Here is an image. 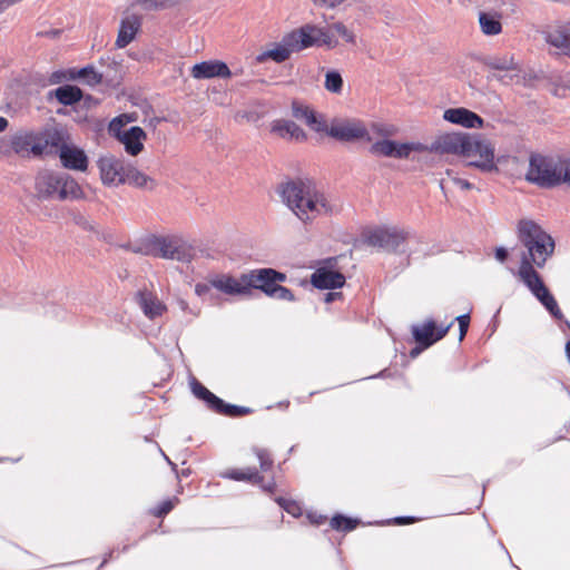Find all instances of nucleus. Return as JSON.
Listing matches in <instances>:
<instances>
[{
	"label": "nucleus",
	"instance_id": "46",
	"mask_svg": "<svg viewBox=\"0 0 570 570\" xmlns=\"http://www.w3.org/2000/svg\"><path fill=\"white\" fill-rule=\"evenodd\" d=\"M372 130L382 137H390L396 134V128L393 125L379 122L372 124Z\"/></svg>",
	"mask_w": 570,
	"mask_h": 570
},
{
	"label": "nucleus",
	"instance_id": "48",
	"mask_svg": "<svg viewBox=\"0 0 570 570\" xmlns=\"http://www.w3.org/2000/svg\"><path fill=\"white\" fill-rule=\"evenodd\" d=\"M455 321L459 323V332H460L459 341H463V338L465 337L468 330H469L470 315L469 314L460 315L455 318Z\"/></svg>",
	"mask_w": 570,
	"mask_h": 570
},
{
	"label": "nucleus",
	"instance_id": "7",
	"mask_svg": "<svg viewBox=\"0 0 570 570\" xmlns=\"http://www.w3.org/2000/svg\"><path fill=\"white\" fill-rule=\"evenodd\" d=\"M364 242L372 247L396 253L407 238V233L396 227H376L363 233Z\"/></svg>",
	"mask_w": 570,
	"mask_h": 570
},
{
	"label": "nucleus",
	"instance_id": "51",
	"mask_svg": "<svg viewBox=\"0 0 570 570\" xmlns=\"http://www.w3.org/2000/svg\"><path fill=\"white\" fill-rule=\"evenodd\" d=\"M212 286H214V278H208L206 283H197L195 292L198 296H203L209 292Z\"/></svg>",
	"mask_w": 570,
	"mask_h": 570
},
{
	"label": "nucleus",
	"instance_id": "61",
	"mask_svg": "<svg viewBox=\"0 0 570 570\" xmlns=\"http://www.w3.org/2000/svg\"><path fill=\"white\" fill-rule=\"evenodd\" d=\"M413 521H414V518H412V517H399L395 519V523H397V524L411 523Z\"/></svg>",
	"mask_w": 570,
	"mask_h": 570
},
{
	"label": "nucleus",
	"instance_id": "49",
	"mask_svg": "<svg viewBox=\"0 0 570 570\" xmlns=\"http://www.w3.org/2000/svg\"><path fill=\"white\" fill-rule=\"evenodd\" d=\"M230 76L232 71L229 70L228 66L223 61L216 60V78L226 79Z\"/></svg>",
	"mask_w": 570,
	"mask_h": 570
},
{
	"label": "nucleus",
	"instance_id": "27",
	"mask_svg": "<svg viewBox=\"0 0 570 570\" xmlns=\"http://www.w3.org/2000/svg\"><path fill=\"white\" fill-rule=\"evenodd\" d=\"M52 97L63 106H72L82 99V90L73 85H63L48 92V98Z\"/></svg>",
	"mask_w": 570,
	"mask_h": 570
},
{
	"label": "nucleus",
	"instance_id": "31",
	"mask_svg": "<svg viewBox=\"0 0 570 570\" xmlns=\"http://www.w3.org/2000/svg\"><path fill=\"white\" fill-rule=\"evenodd\" d=\"M469 149L471 150L466 153V157L478 155L481 159L490 158L494 160V148L490 142L479 140L476 135H472Z\"/></svg>",
	"mask_w": 570,
	"mask_h": 570
},
{
	"label": "nucleus",
	"instance_id": "30",
	"mask_svg": "<svg viewBox=\"0 0 570 570\" xmlns=\"http://www.w3.org/2000/svg\"><path fill=\"white\" fill-rule=\"evenodd\" d=\"M216 413L229 416L240 417L253 413V409L235 404H228L220 397L216 396Z\"/></svg>",
	"mask_w": 570,
	"mask_h": 570
},
{
	"label": "nucleus",
	"instance_id": "4",
	"mask_svg": "<svg viewBox=\"0 0 570 570\" xmlns=\"http://www.w3.org/2000/svg\"><path fill=\"white\" fill-rule=\"evenodd\" d=\"M525 179L543 188L561 183L570 185V160L561 163L539 154L531 155Z\"/></svg>",
	"mask_w": 570,
	"mask_h": 570
},
{
	"label": "nucleus",
	"instance_id": "17",
	"mask_svg": "<svg viewBox=\"0 0 570 570\" xmlns=\"http://www.w3.org/2000/svg\"><path fill=\"white\" fill-rule=\"evenodd\" d=\"M11 136V149H13V154L20 157H29L30 155L35 157L41 156V147L40 144H37L36 131L32 130H20Z\"/></svg>",
	"mask_w": 570,
	"mask_h": 570
},
{
	"label": "nucleus",
	"instance_id": "37",
	"mask_svg": "<svg viewBox=\"0 0 570 570\" xmlns=\"http://www.w3.org/2000/svg\"><path fill=\"white\" fill-rule=\"evenodd\" d=\"M73 76L75 80L83 79L88 85L99 83L102 79L101 75L92 66H86L79 70L73 69Z\"/></svg>",
	"mask_w": 570,
	"mask_h": 570
},
{
	"label": "nucleus",
	"instance_id": "1",
	"mask_svg": "<svg viewBox=\"0 0 570 570\" xmlns=\"http://www.w3.org/2000/svg\"><path fill=\"white\" fill-rule=\"evenodd\" d=\"M518 237L527 252L522 253L518 275L535 297L547 288L534 266L542 268L553 254L554 240L532 220H520Z\"/></svg>",
	"mask_w": 570,
	"mask_h": 570
},
{
	"label": "nucleus",
	"instance_id": "39",
	"mask_svg": "<svg viewBox=\"0 0 570 570\" xmlns=\"http://www.w3.org/2000/svg\"><path fill=\"white\" fill-rule=\"evenodd\" d=\"M191 75L196 79L214 78V60L196 63L191 69Z\"/></svg>",
	"mask_w": 570,
	"mask_h": 570
},
{
	"label": "nucleus",
	"instance_id": "47",
	"mask_svg": "<svg viewBox=\"0 0 570 570\" xmlns=\"http://www.w3.org/2000/svg\"><path fill=\"white\" fill-rule=\"evenodd\" d=\"M331 30H334L346 42H354V35L342 22L333 23Z\"/></svg>",
	"mask_w": 570,
	"mask_h": 570
},
{
	"label": "nucleus",
	"instance_id": "55",
	"mask_svg": "<svg viewBox=\"0 0 570 570\" xmlns=\"http://www.w3.org/2000/svg\"><path fill=\"white\" fill-rule=\"evenodd\" d=\"M494 255L500 263H504L508 258L509 253L508 249L504 247H497Z\"/></svg>",
	"mask_w": 570,
	"mask_h": 570
},
{
	"label": "nucleus",
	"instance_id": "42",
	"mask_svg": "<svg viewBox=\"0 0 570 570\" xmlns=\"http://www.w3.org/2000/svg\"><path fill=\"white\" fill-rule=\"evenodd\" d=\"M65 80H75L73 69L56 70L49 76V82L51 85H58Z\"/></svg>",
	"mask_w": 570,
	"mask_h": 570
},
{
	"label": "nucleus",
	"instance_id": "2",
	"mask_svg": "<svg viewBox=\"0 0 570 570\" xmlns=\"http://www.w3.org/2000/svg\"><path fill=\"white\" fill-rule=\"evenodd\" d=\"M282 202L304 224L334 214L337 208L309 180L289 179L277 188Z\"/></svg>",
	"mask_w": 570,
	"mask_h": 570
},
{
	"label": "nucleus",
	"instance_id": "5",
	"mask_svg": "<svg viewBox=\"0 0 570 570\" xmlns=\"http://www.w3.org/2000/svg\"><path fill=\"white\" fill-rule=\"evenodd\" d=\"M35 190L38 199L48 200L57 198L59 200L78 199L82 196L79 184L66 173L41 171L35 180Z\"/></svg>",
	"mask_w": 570,
	"mask_h": 570
},
{
	"label": "nucleus",
	"instance_id": "58",
	"mask_svg": "<svg viewBox=\"0 0 570 570\" xmlns=\"http://www.w3.org/2000/svg\"><path fill=\"white\" fill-rule=\"evenodd\" d=\"M264 482V480L262 481ZM262 489L265 491V492H268V493H273L276 489V483L274 480L269 481L268 483H258Z\"/></svg>",
	"mask_w": 570,
	"mask_h": 570
},
{
	"label": "nucleus",
	"instance_id": "14",
	"mask_svg": "<svg viewBox=\"0 0 570 570\" xmlns=\"http://www.w3.org/2000/svg\"><path fill=\"white\" fill-rule=\"evenodd\" d=\"M546 41L570 57V21H556L542 31Z\"/></svg>",
	"mask_w": 570,
	"mask_h": 570
},
{
	"label": "nucleus",
	"instance_id": "12",
	"mask_svg": "<svg viewBox=\"0 0 570 570\" xmlns=\"http://www.w3.org/2000/svg\"><path fill=\"white\" fill-rule=\"evenodd\" d=\"M336 257L328 258L325 263L328 266L318 267L311 276V283L318 289H336L343 287L345 284V276L334 271L336 265Z\"/></svg>",
	"mask_w": 570,
	"mask_h": 570
},
{
	"label": "nucleus",
	"instance_id": "44",
	"mask_svg": "<svg viewBox=\"0 0 570 570\" xmlns=\"http://www.w3.org/2000/svg\"><path fill=\"white\" fill-rule=\"evenodd\" d=\"M256 456L259 461L261 470L266 472L272 469L273 460L269 453L264 449H255Z\"/></svg>",
	"mask_w": 570,
	"mask_h": 570
},
{
	"label": "nucleus",
	"instance_id": "15",
	"mask_svg": "<svg viewBox=\"0 0 570 570\" xmlns=\"http://www.w3.org/2000/svg\"><path fill=\"white\" fill-rule=\"evenodd\" d=\"M472 135L466 132H452L441 136L435 142V149L442 154L466 156L471 149Z\"/></svg>",
	"mask_w": 570,
	"mask_h": 570
},
{
	"label": "nucleus",
	"instance_id": "25",
	"mask_svg": "<svg viewBox=\"0 0 570 570\" xmlns=\"http://www.w3.org/2000/svg\"><path fill=\"white\" fill-rule=\"evenodd\" d=\"M141 21L137 16H129L121 20L116 46L118 48H125L128 46L140 29Z\"/></svg>",
	"mask_w": 570,
	"mask_h": 570
},
{
	"label": "nucleus",
	"instance_id": "6",
	"mask_svg": "<svg viewBox=\"0 0 570 570\" xmlns=\"http://www.w3.org/2000/svg\"><path fill=\"white\" fill-rule=\"evenodd\" d=\"M132 252L183 263H189L195 255L193 246L175 235L153 236L144 247L134 248Z\"/></svg>",
	"mask_w": 570,
	"mask_h": 570
},
{
	"label": "nucleus",
	"instance_id": "19",
	"mask_svg": "<svg viewBox=\"0 0 570 570\" xmlns=\"http://www.w3.org/2000/svg\"><path fill=\"white\" fill-rule=\"evenodd\" d=\"M292 115L294 118L304 121L312 130L323 132L327 130V122L323 115L297 100L292 102Z\"/></svg>",
	"mask_w": 570,
	"mask_h": 570
},
{
	"label": "nucleus",
	"instance_id": "33",
	"mask_svg": "<svg viewBox=\"0 0 570 570\" xmlns=\"http://www.w3.org/2000/svg\"><path fill=\"white\" fill-rule=\"evenodd\" d=\"M535 298L546 307V309L551 314L556 320H562L563 314L558 306V303L550 291L547 288L542 289Z\"/></svg>",
	"mask_w": 570,
	"mask_h": 570
},
{
	"label": "nucleus",
	"instance_id": "62",
	"mask_svg": "<svg viewBox=\"0 0 570 570\" xmlns=\"http://www.w3.org/2000/svg\"><path fill=\"white\" fill-rule=\"evenodd\" d=\"M424 348L417 344V346H415L414 348L411 350L410 352V356L411 357H416Z\"/></svg>",
	"mask_w": 570,
	"mask_h": 570
},
{
	"label": "nucleus",
	"instance_id": "54",
	"mask_svg": "<svg viewBox=\"0 0 570 570\" xmlns=\"http://www.w3.org/2000/svg\"><path fill=\"white\" fill-rule=\"evenodd\" d=\"M315 4L324 6L326 8H336L342 4L345 0H312Z\"/></svg>",
	"mask_w": 570,
	"mask_h": 570
},
{
	"label": "nucleus",
	"instance_id": "59",
	"mask_svg": "<svg viewBox=\"0 0 570 570\" xmlns=\"http://www.w3.org/2000/svg\"><path fill=\"white\" fill-rule=\"evenodd\" d=\"M341 293H337V292H331V293H327L325 295V302L326 303H331L333 301H335L336 298L341 297Z\"/></svg>",
	"mask_w": 570,
	"mask_h": 570
},
{
	"label": "nucleus",
	"instance_id": "63",
	"mask_svg": "<svg viewBox=\"0 0 570 570\" xmlns=\"http://www.w3.org/2000/svg\"><path fill=\"white\" fill-rule=\"evenodd\" d=\"M9 122L4 117H0V132L8 127Z\"/></svg>",
	"mask_w": 570,
	"mask_h": 570
},
{
	"label": "nucleus",
	"instance_id": "50",
	"mask_svg": "<svg viewBox=\"0 0 570 570\" xmlns=\"http://www.w3.org/2000/svg\"><path fill=\"white\" fill-rule=\"evenodd\" d=\"M235 119L237 121H240V120H247L249 122H254V121H257L259 119V116L255 112V111H238L236 115H235Z\"/></svg>",
	"mask_w": 570,
	"mask_h": 570
},
{
	"label": "nucleus",
	"instance_id": "3",
	"mask_svg": "<svg viewBox=\"0 0 570 570\" xmlns=\"http://www.w3.org/2000/svg\"><path fill=\"white\" fill-rule=\"evenodd\" d=\"M333 40L328 31L323 28L306 24L284 36L282 45L262 52L257 56L256 60L264 62L267 59H272L281 63L289 58L291 52L301 51L313 46H331Z\"/></svg>",
	"mask_w": 570,
	"mask_h": 570
},
{
	"label": "nucleus",
	"instance_id": "45",
	"mask_svg": "<svg viewBox=\"0 0 570 570\" xmlns=\"http://www.w3.org/2000/svg\"><path fill=\"white\" fill-rule=\"evenodd\" d=\"M175 507V500H165L158 507L151 510L153 515L163 518L168 514Z\"/></svg>",
	"mask_w": 570,
	"mask_h": 570
},
{
	"label": "nucleus",
	"instance_id": "28",
	"mask_svg": "<svg viewBox=\"0 0 570 570\" xmlns=\"http://www.w3.org/2000/svg\"><path fill=\"white\" fill-rule=\"evenodd\" d=\"M479 23L481 31L487 36H497L502 31L500 14L492 12H480Z\"/></svg>",
	"mask_w": 570,
	"mask_h": 570
},
{
	"label": "nucleus",
	"instance_id": "32",
	"mask_svg": "<svg viewBox=\"0 0 570 570\" xmlns=\"http://www.w3.org/2000/svg\"><path fill=\"white\" fill-rule=\"evenodd\" d=\"M223 476L229 478L236 481H248L254 484L262 483L264 478L258 473L256 468H246L242 470H232L228 473H224Z\"/></svg>",
	"mask_w": 570,
	"mask_h": 570
},
{
	"label": "nucleus",
	"instance_id": "43",
	"mask_svg": "<svg viewBox=\"0 0 570 570\" xmlns=\"http://www.w3.org/2000/svg\"><path fill=\"white\" fill-rule=\"evenodd\" d=\"M468 166L475 167L483 173H492V171L498 170V167H497L494 160H491L490 158H485V159L480 158L479 160L469 161Z\"/></svg>",
	"mask_w": 570,
	"mask_h": 570
},
{
	"label": "nucleus",
	"instance_id": "21",
	"mask_svg": "<svg viewBox=\"0 0 570 570\" xmlns=\"http://www.w3.org/2000/svg\"><path fill=\"white\" fill-rule=\"evenodd\" d=\"M62 166L67 169L86 171L88 168V157L83 149L68 144L59 154Z\"/></svg>",
	"mask_w": 570,
	"mask_h": 570
},
{
	"label": "nucleus",
	"instance_id": "16",
	"mask_svg": "<svg viewBox=\"0 0 570 570\" xmlns=\"http://www.w3.org/2000/svg\"><path fill=\"white\" fill-rule=\"evenodd\" d=\"M97 165L104 184L115 186L124 184L122 174L127 165L121 159L112 155L101 156Z\"/></svg>",
	"mask_w": 570,
	"mask_h": 570
},
{
	"label": "nucleus",
	"instance_id": "20",
	"mask_svg": "<svg viewBox=\"0 0 570 570\" xmlns=\"http://www.w3.org/2000/svg\"><path fill=\"white\" fill-rule=\"evenodd\" d=\"M247 273L240 274L238 278L230 275L216 277V289L230 296L249 297Z\"/></svg>",
	"mask_w": 570,
	"mask_h": 570
},
{
	"label": "nucleus",
	"instance_id": "9",
	"mask_svg": "<svg viewBox=\"0 0 570 570\" xmlns=\"http://www.w3.org/2000/svg\"><path fill=\"white\" fill-rule=\"evenodd\" d=\"M324 132L340 141L372 140L364 124L357 119H333Z\"/></svg>",
	"mask_w": 570,
	"mask_h": 570
},
{
	"label": "nucleus",
	"instance_id": "56",
	"mask_svg": "<svg viewBox=\"0 0 570 570\" xmlns=\"http://www.w3.org/2000/svg\"><path fill=\"white\" fill-rule=\"evenodd\" d=\"M453 183L461 189H471L473 187V185L469 183L466 179L459 177L453 178Z\"/></svg>",
	"mask_w": 570,
	"mask_h": 570
},
{
	"label": "nucleus",
	"instance_id": "23",
	"mask_svg": "<svg viewBox=\"0 0 570 570\" xmlns=\"http://www.w3.org/2000/svg\"><path fill=\"white\" fill-rule=\"evenodd\" d=\"M147 138L145 130L139 126H132L119 136L120 141L125 151L130 156H137L144 149V140Z\"/></svg>",
	"mask_w": 570,
	"mask_h": 570
},
{
	"label": "nucleus",
	"instance_id": "38",
	"mask_svg": "<svg viewBox=\"0 0 570 570\" xmlns=\"http://www.w3.org/2000/svg\"><path fill=\"white\" fill-rule=\"evenodd\" d=\"M358 521L342 514H336L331 520V527L337 531L348 532L356 528Z\"/></svg>",
	"mask_w": 570,
	"mask_h": 570
},
{
	"label": "nucleus",
	"instance_id": "40",
	"mask_svg": "<svg viewBox=\"0 0 570 570\" xmlns=\"http://www.w3.org/2000/svg\"><path fill=\"white\" fill-rule=\"evenodd\" d=\"M275 501L282 509H284L287 513L292 514L293 517L298 518L302 514V508L297 502L284 499L282 497L276 498Z\"/></svg>",
	"mask_w": 570,
	"mask_h": 570
},
{
	"label": "nucleus",
	"instance_id": "13",
	"mask_svg": "<svg viewBox=\"0 0 570 570\" xmlns=\"http://www.w3.org/2000/svg\"><path fill=\"white\" fill-rule=\"evenodd\" d=\"M452 325L453 322L445 326L436 327L433 320H428L422 325H412L411 332L414 341L423 348H428L442 340L448 334Z\"/></svg>",
	"mask_w": 570,
	"mask_h": 570
},
{
	"label": "nucleus",
	"instance_id": "53",
	"mask_svg": "<svg viewBox=\"0 0 570 570\" xmlns=\"http://www.w3.org/2000/svg\"><path fill=\"white\" fill-rule=\"evenodd\" d=\"M145 10H160L159 0H137Z\"/></svg>",
	"mask_w": 570,
	"mask_h": 570
},
{
	"label": "nucleus",
	"instance_id": "11",
	"mask_svg": "<svg viewBox=\"0 0 570 570\" xmlns=\"http://www.w3.org/2000/svg\"><path fill=\"white\" fill-rule=\"evenodd\" d=\"M482 63L492 70L507 71V73L504 75H489V80L495 79L502 82L503 85H510L514 78L519 79L518 72L520 71V69L518 63L514 61L513 56H489L482 59Z\"/></svg>",
	"mask_w": 570,
	"mask_h": 570
},
{
	"label": "nucleus",
	"instance_id": "10",
	"mask_svg": "<svg viewBox=\"0 0 570 570\" xmlns=\"http://www.w3.org/2000/svg\"><path fill=\"white\" fill-rule=\"evenodd\" d=\"M37 144H40L41 156L45 154H60L63 146L70 140L68 130L61 125L47 126L41 131L36 132Z\"/></svg>",
	"mask_w": 570,
	"mask_h": 570
},
{
	"label": "nucleus",
	"instance_id": "52",
	"mask_svg": "<svg viewBox=\"0 0 570 570\" xmlns=\"http://www.w3.org/2000/svg\"><path fill=\"white\" fill-rule=\"evenodd\" d=\"M11 136L3 137L0 139V155L1 156H10L13 153L10 146Z\"/></svg>",
	"mask_w": 570,
	"mask_h": 570
},
{
	"label": "nucleus",
	"instance_id": "64",
	"mask_svg": "<svg viewBox=\"0 0 570 570\" xmlns=\"http://www.w3.org/2000/svg\"><path fill=\"white\" fill-rule=\"evenodd\" d=\"M160 122V118L154 117L149 119V125L156 127Z\"/></svg>",
	"mask_w": 570,
	"mask_h": 570
},
{
	"label": "nucleus",
	"instance_id": "57",
	"mask_svg": "<svg viewBox=\"0 0 570 570\" xmlns=\"http://www.w3.org/2000/svg\"><path fill=\"white\" fill-rule=\"evenodd\" d=\"M181 0H159L160 10L173 8L180 3Z\"/></svg>",
	"mask_w": 570,
	"mask_h": 570
},
{
	"label": "nucleus",
	"instance_id": "26",
	"mask_svg": "<svg viewBox=\"0 0 570 570\" xmlns=\"http://www.w3.org/2000/svg\"><path fill=\"white\" fill-rule=\"evenodd\" d=\"M136 298L144 314L151 320L165 311V305L147 291H139Z\"/></svg>",
	"mask_w": 570,
	"mask_h": 570
},
{
	"label": "nucleus",
	"instance_id": "22",
	"mask_svg": "<svg viewBox=\"0 0 570 570\" xmlns=\"http://www.w3.org/2000/svg\"><path fill=\"white\" fill-rule=\"evenodd\" d=\"M443 118L449 122L465 128H481L484 122L478 114L463 107L446 109L443 114Z\"/></svg>",
	"mask_w": 570,
	"mask_h": 570
},
{
	"label": "nucleus",
	"instance_id": "24",
	"mask_svg": "<svg viewBox=\"0 0 570 570\" xmlns=\"http://www.w3.org/2000/svg\"><path fill=\"white\" fill-rule=\"evenodd\" d=\"M271 131L284 139H293L295 141H304L306 139L305 131L292 120L277 119L271 125Z\"/></svg>",
	"mask_w": 570,
	"mask_h": 570
},
{
	"label": "nucleus",
	"instance_id": "60",
	"mask_svg": "<svg viewBox=\"0 0 570 570\" xmlns=\"http://www.w3.org/2000/svg\"><path fill=\"white\" fill-rule=\"evenodd\" d=\"M14 4L13 0H0V13H2L7 8Z\"/></svg>",
	"mask_w": 570,
	"mask_h": 570
},
{
	"label": "nucleus",
	"instance_id": "8",
	"mask_svg": "<svg viewBox=\"0 0 570 570\" xmlns=\"http://www.w3.org/2000/svg\"><path fill=\"white\" fill-rule=\"evenodd\" d=\"M287 281V275L272 267L255 268L247 272V285L249 287V297L253 291L257 289L267 297L272 294L278 283Z\"/></svg>",
	"mask_w": 570,
	"mask_h": 570
},
{
	"label": "nucleus",
	"instance_id": "34",
	"mask_svg": "<svg viewBox=\"0 0 570 570\" xmlns=\"http://www.w3.org/2000/svg\"><path fill=\"white\" fill-rule=\"evenodd\" d=\"M189 386L193 395L205 402L208 409L214 410V393L205 387L197 379L191 377Z\"/></svg>",
	"mask_w": 570,
	"mask_h": 570
},
{
	"label": "nucleus",
	"instance_id": "29",
	"mask_svg": "<svg viewBox=\"0 0 570 570\" xmlns=\"http://www.w3.org/2000/svg\"><path fill=\"white\" fill-rule=\"evenodd\" d=\"M122 179L124 184H129L138 188H150L148 184L153 183V179L149 176L141 173L131 165L126 166L125 173L122 174Z\"/></svg>",
	"mask_w": 570,
	"mask_h": 570
},
{
	"label": "nucleus",
	"instance_id": "18",
	"mask_svg": "<svg viewBox=\"0 0 570 570\" xmlns=\"http://www.w3.org/2000/svg\"><path fill=\"white\" fill-rule=\"evenodd\" d=\"M414 149V144L383 139L374 142L370 147V153L374 156L406 159Z\"/></svg>",
	"mask_w": 570,
	"mask_h": 570
},
{
	"label": "nucleus",
	"instance_id": "35",
	"mask_svg": "<svg viewBox=\"0 0 570 570\" xmlns=\"http://www.w3.org/2000/svg\"><path fill=\"white\" fill-rule=\"evenodd\" d=\"M129 121H131V118L127 114L115 117L108 126L109 135L119 139V136L128 129L126 126Z\"/></svg>",
	"mask_w": 570,
	"mask_h": 570
},
{
	"label": "nucleus",
	"instance_id": "41",
	"mask_svg": "<svg viewBox=\"0 0 570 570\" xmlns=\"http://www.w3.org/2000/svg\"><path fill=\"white\" fill-rule=\"evenodd\" d=\"M269 298L277 299V301H287V302H294L295 296L292 289L285 287L282 285V283H278L272 294L269 295Z\"/></svg>",
	"mask_w": 570,
	"mask_h": 570
},
{
	"label": "nucleus",
	"instance_id": "36",
	"mask_svg": "<svg viewBox=\"0 0 570 570\" xmlns=\"http://www.w3.org/2000/svg\"><path fill=\"white\" fill-rule=\"evenodd\" d=\"M324 87L332 94H341L343 89V78L336 70H330L325 75Z\"/></svg>",
	"mask_w": 570,
	"mask_h": 570
}]
</instances>
